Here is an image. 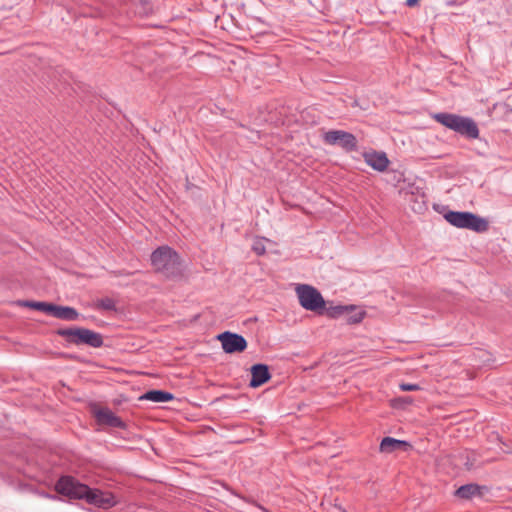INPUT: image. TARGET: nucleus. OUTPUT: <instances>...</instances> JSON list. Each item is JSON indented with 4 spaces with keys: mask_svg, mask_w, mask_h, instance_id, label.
<instances>
[{
    "mask_svg": "<svg viewBox=\"0 0 512 512\" xmlns=\"http://www.w3.org/2000/svg\"><path fill=\"white\" fill-rule=\"evenodd\" d=\"M438 123L470 138H477L479 130L475 122L469 118L450 113H437L433 115Z\"/></svg>",
    "mask_w": 512,
    "mask_h": 512,
    "instance_id": "obj_1",
    "label": "nucleus"
},
{
    "mask_svg": "<svg viewBox=\"0 0 512 512\" xmlns=\"http://www.w3.org/2000/svg\"><path fill=\"white\" fill-rule=\"evenodd\" d=\"M151 262L156 270L167 275L176 273L180 264L179 256L168 246L156 249L151 255Z\"/></svg>",
    "mask_w": 512,
    "mask_h": 512,
    "instance_id": "obj_2",
    "label": "nucleus"
},
{
    "mask_svg": "<svg viewBox=\"0 0 512 512\" xmlns=\"http://www.w3.org/2000/svg\"><path fill=\"white\" fill-rule=\"evenodd\" d=\"M58 334L64 337L69 343L75 345L86 344L94 348L102 346L103 339L99 333L86 328L61 329Z\"/></svg>",
    "mask_w": 512,
    "mask_h": 512,
    "instance_id": "obj_3",
    "label": "nucleus"
},
{
    "mask_svg": "<svg viewBox=\"0 0 512 512\" xmlns=\"http://www.w3.org/2000/svg\"><path fill=\"white\" fill-rule=\"evenodd\" d=\"M445 219L458 228L471 229L476 232H484L488 229V222L470 212L450 211L445 214Z\"/></svg>",
    "mask_w": 512,
    "mask_h": 512,
    "instance_id": "obj_4",
    "label": "nucleus"
},
{
    "mask_svg": "<svg viewBox=\"0 0 512 512\" xmlns=\"http://www.w3.org/2000/svg\"><path fill=\"white\" fill-rule=\"evenodd\" d=\"M300 305L309 311L317 312L325 307L322 295L312 286L301 284L296 287Z\"/></svg>",
    "mask_w": 512,
    "mask_h": 512,
    "instance_id": "obj_5",
    "label": "nucleus"
},
{
    "mask_svg": "<svg viewBox=\"0 0 512 512\" xmlns=\"http://www.w3.org/2000/svg\"><path fill=\"white\" fill-rule=\"evenodd\" d=\"M58 493L70 499H83L88 492V486L80 483L72 476L61 477L55 485Z\"/></svg>",
    "mask_w": 512,
    "mask_h": 512,
    "instance_id": "obj_6",
    "label": "nucleus"
},
{
    "mask_svg": "<svg viewBox=\"0 0 512 512\" xmlns=\"http://www.w3.org/2000/svg\"><path fill=\"white\" fill-rule=\"evenodd\" d=\"M325 143L339 145L347 151H353L357 147V141L353 134L343 130H331L323 135Z\"/></svg>",
    "mask_w": 512,
    "mask_h": 512,
    "instance_id": "obj_7",
    "label": "nucleus"
},
{
    "mask_svg": "<svg viewBox=\"0 0 512 512\" xmlns=\"http://www.w3.org/2000/svg\"><path fill=\"white\" fill-rule=\"evenodd\" d=\"M84 500L90 505L103 509L111 508L117 503L115 496L112 493L101 491L99 489H92L89 486Z\"/></svg>",
    "mask_w": 512,
    "mask_h": 512,
    "instance_id": "obj_8",
    "label": "nucleus"
},
{
    "mask_svg": "<svg viewBox=\"0 0 512 512\" xmlns=\"http://www.w3.org/2000/svg\"><path fill=\"white\" fill-rule=\"evenodd\" d=\"M218 340L221 342L222 348L226 353L243 352L247 348V341L239 334L224 332L218 335Z\"/></svg>",
    "mask_w": 512,
    "mask_h": 512,
    "instance_id": "obj_9",
    "label": "nucleus"
},
{
    "mask_svg": "<svg viewBox=\"0 0 512 512\" xmlns=\"http://www.w3.org/2000/svg\"><path fill=\"white\" fill-rule=\"evenodd\" d=\"M94 416L96 417L99 424L119 428L124 427L123 421L108 408L94 409Z\"/></svg>",
    "mask_w": 512,
    "mask_h": 512,
    "instance_id": "obj_10",
    "label": "nucleus"
},
{
    "mask_svg": "<svg viewBox=\"0 0 512 512\" xmlns=\"http://www.w3.org/2000/svg\"><path fill=\"white\" fill-rule=\"evenodd\" d=\"M271 375L267 365L256 364L251 367V381L250 386L253 388L259 387L270 379Z\"/></svg>",
    "mask_w": 512,
    "mask_h": 512,
    "instance_id": "obj_11",
    "label": "nucleus"
},
{
    "mask_svg": "<svg viewBox=\"0 0 512 512\" xmlns=\"http://www.w3.org/2000/svg\"><path fill=\"white\" fill-rule=\"evenodd\" d=\"M410 447L411 445L408 442L392 437H385L380 443V451L382 453H392L396 450L407 451Z\"/></svg>",
    "mask_w": 512,
    "mask_h": 512,
    "instance_id": "obj_12",
    "label": "nucleus"
},
{
    "mask_svg": "<svg viewBox=\"0 0 512 512\" xmlns=\"http://www.w3.org/2000/svg\"><path fill=\"white\" fill-rule=\"evenodd\" d=\"M364 159L369 166H371L373 169L377 171H384L389 164V160L386 157L385 153H365Z\"/></svg>",
    "mask_w": 512,
    "mask_h": 512,
    "instance_id": "obj_13",
    "label": "nucleus"
},
{
    "mask_svg": "<svg viewBox=\"0 0 512 512\" xmlns=\"http://www.w3.org/2000/svg\"><path fill=\"white\" fill-rule=\"evenodd\" d=\"M53 316L62 320L74 321L78 319L79 313L72 307L56 305Z\"/></svg>",
    "mask_w": 512,
    "mask_h": 512,
    "instance_id": "obj_14",
    "label": "nucleus"
},
{
    "mask_svg": "<svg viewBox=\"0 0 512 512\" xmlns=\"http://www.w3.org/2000/svg\"><path fill=\"white\" fill-rule=\"evenodd\" d=\"M141 399L152 402H169L174 399L173 394L161 390H151L146 392Z\"/></svg>",
    "mask_w": 512,
    "mask_h": 512,
    "instance_id": "obj_15",
    "label": "nucleus"
},
{
    "mask_svg": "<svg viewBox=\"0 0 512 512\" xmlns=\"http://www.w3.org/2000/svg\"><path fill=\"white\" fill-rule=\"evenodd\" d=\"M19 305L29 307L35 310H39L53 316L55 310V304L47 302H35V301H19Z\"/></svg>",
    "mask_w": 512,
    "mask_h": 512,
    "instance_id": "obj_16",
    "label": "nucleus"
},
{
    "mask_svg": "<svg viewBox=\"0 0 512 512\" xmlns=\"http://www.w3.org/2000/svg\"><path fill=\"white\" fill-rule=\"evenodd\" d=\"M477 494H479V487L475 484H467V485L461 486L456 491V495L463 499H469Z\"/></svg>",
    "mask_w": 512,
    "mask_h": 512,
    "instance_id": "obj_17",
    "label": "nucleus"
},
{
    "mask_svg": "<svg viewBox=\"0 0 512 512\" xmlns=\"http://www.w3.org/2000/svg\"><path fill=\"white\" fill-rule=\"evenodd\" d=\"M365 315H366L365 311L358 309L356 306H355V310H350L349 312L344 314V316H346V322L348 324L360 323L364 319Z\"/></svg>",
    "mask_w": 512,
    "mask_h": 512,
    "instance_id": "obj_18",
    "label": "nucleus"
},
{
    "mask_svg": "<svg viewBox=\"0 0 512 512\" xmlns=\"http://www.w3.org/2000/svg\"><path fill=\"white\" fill-rule=\"evenodd\" d=\"M350 310H355V306H336L328 309L327 313L330 317L337 318L340 316H344V314L349 312Z\"/></svg>",
    "mask_w": 512,
    "mask_h": 512,
    "instance_id": "obj_19",
    "label": "nucleus"
},
{
    "mask_svg": "<svg viewBox=\"0 0 512 512\" xmlns=\"http://www.w3.org/2000/svg\"><path fill=\"white\" fill-rule=\"evenodd\" d=\"M411 403H412V399L410 397H402V398H398V399H395L392 401V405L394 407H399V406H403V405L411 404Z\"/></svg>",
    "mask_w": 512,
    "mask_h": 512,
    "instance_id": "obj_20",
    "label": "nucleus"
},
{
    "mask_svg": "<svg viewBox=\"0 0 512 512\" xmlns=\"http://www.w3.org/2000/svg\"><path fill=\"white\" fill-rule=\"evenodd\" d=\"M400 389L402 391H417L420 389V387L417 384L403 383V384H400Z\"/></svg>",
    "mask_w": 512,
    "mask_h": 512,
    "instance_id": "obj_21",
    "label": "nucleus"
},
{
    "mask_svg": "<svg viewBox=\"0 0 512 512\" xmlns=\"http://www.w3.org/2000/svg\"><path fill=\"white\" fill-rule=\"evenodd\" d=\"M253 250L258 254V255H262L265 253V247L264 245L261 243V242H256L254 245H253Z\"/></svg>",
    "mask_w": 512,
    "mask_h": 512,
    "instance_id": "obj_22",
    "label": "nucleus"
},
{
    "mask_svg": "<svg viewBox=\"0 0 512 512\" xmlns=\"http://www.w3.org/2000/svg\"><path fill=\"white\" fill-rule=\"evenodd\" d=\"M98 305L107 310H111L114 308V304L110 299L102 300Z\"/></svg>",
    "mask_w": 512,
    "mask_h": 512,
    "instance_id": "obj_23",
    "label": "nucleus"
},
{
    "mask_svg": "<svg viewBox=\"0 0 512 512\" xmlns=\"http://www.w3.org/2000/svg\"><path fill=\"white\" fill-rule=\"evenodd\" d=\"M417 2L418 0H406V4L408 6H414Z\"/></svg>",
    "mask_w": 512,
    "mask_h": 512,
    "instance_id": "obj_24",
    "label": "nucleus"
},
{
    "mask_svg": "<svg viewBox=\"0 0 512 512\" xmlns=\"http://www.w3.org/2000/svg\"><path fill=\"white\" fill-rule=\"evenodd\" d=\"M511 46H512V42H511Z\"/></svg>",
    "mask_w": 512,
    "mask_h": 512,
    "instance_id": "obj_25",
    "label": "nucleus"
}]
</instances>
